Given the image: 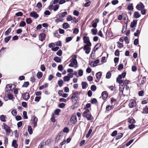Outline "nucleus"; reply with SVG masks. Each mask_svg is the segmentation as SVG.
<instances>
[{"mask_svg":"<svg viewBox=\"0 0 148 148\" xmlns=\"http://www.w3.org/2000/svg\"><path fill=\"white\" fill-rule=\"evenodd\" d=\"M26 21L27 24H30L32 22V21L30 18H27L26 20Z\"/></svg>","mask_w":148,"mask_h":148,"instance_id":"obj_37","label":"nucleus"},{"mask_svg":"<svg viewBox=\"0 0 148 148\" xmlns=\"http://www.w3.org/2000/svg\"><path fill=\"white\" fill-rule=\"evenodd\" d=\"M140 16V15L137 12H135L134 14V17L135 18H138Z\"/></svg>","mask_w":148,"mask_h":148,"instance_id":"obj_23","label":"nucleus"},{"mask_svg":"<svg viewBox=\"0 0 148 148\" xmlns=\"http://www.w3.org/2000/svg\"><path fill=\"white\" fill-rule=\"evenodd\" d=\"M123 136V134L122 133H119L116 136V139L118 140L121 138Z\"/></svg>","mask_w":148,"mask_h":148,"instance_id":"obj_27","label":"nucleus"},{"mask_svg":"<svg viewBox=\"0 0 148 148\" xmlns=\"http://www.w3.org/2000/svg\"><path fill=\"white\" fill-rule=\"evenodd\" d=\"M90 46L87 45H84L83 49L84 50H85V53L86 54H88L89 53L91 49V48L90 47Z\"/></svg>","mask_w":148,"mask_h":148,"instance_id":"obj_6","label":"nucleus"},{"mask_svg":"<svg viewBox=\"0 0 148 148\" xmlns=\"http://www.w3.org/2000/svg\"><path fill=\"white\" fill-rule=\"evenodd\" d=\"M8 98L9 100H12L14 98L13 95L11 94H8Z\"/></svg>","mask_w":148,"mask_h":148,"instance_id":"obj_57","label":"nucleus"},{"mask_svg":"<svg viewBox=\"0 0 148 148\" xmlns=\"http://www.w3.org/2000/svg\"><path fill=\"white\" fill-rule=\"evenodd\" d=\"M62 54V51L61 50H59L56 53V54L59 56H61Z\"/></svg>","mask_w":148,"mask_h":148,"instance_id":"obj_54","label":"nucleus"},{"mask_svg":"<svg viewBox=\"0 0 148 148\" xmlns=\"http://www.w3.org/2000/svg\"><path fill=\"white\" fill-rule=\"evenodd\" d=\"M79 31V29L77 28H75L73 29V33L76 34L78 33Z\"/></svg>","mask_w":148,"mask_h":148,"instance_id":"obj_55","label":"nucleus"},{"mask_svg":"<svg viewBox=\"0 0 148 148\" xmlns=\"http://www.w3.org/2000/svg\"><path fill=\"white\" fill-rule=\"evenodd\" d=\"M91 32L92 34L94 35H95L97 34V29H91Z\"/></svg>","mask_w":148,"mask_h":148,"instance_id":"obj_43","label":"nucleus"},{"mask_svg":"<svg viewBox=\"0 0 148 148\" xmlns=\"http://www.w3.org/2000/svg\"><path fill=\"white\" fill-rule=\"evenodd\" d=\"M12 87V84H7L5 87V92H7L10 93V91H11V89H10L9 90H7V89H8V88H11Z\"/></svg>","mask_w":148,"mask_h":148,"instance_id":"obj_19","label":"nucleus"},{"mask_svg":"<svg viewBox=\"0 0 148 148\" xmlns=\"http://www.w3.org/2000/svg\"><path fill=\"white\" fill-rule=\"evenodd\" d=\"M3 125H4V128L6 131L7 134L9 135L8 134L10 133L11 130L10 127L4 123H3Z\"/></svg>","mask_w":148,"mask_h":148,"instance_id":"obj_4","label":"nucleus"},{"mask_svg":"<svg viewBox=\"0 0 148 148\" xmlns=\"http://www.w3.org/2000/svg\"><path fill=\"white\" fill-rule=\"evenodd\" d=\"M67 13L66 12H63L60 13L58 14V16L59 18L62 19L65 16L67 15Z\"/></svg>","mask_w":148,"mask_h":148,"instance_id":"obj_16","label":"nucleus"},{"mask_svg":"<svg viewBox=\"0 0 148 148\" xmlns=\"http://www.w3.org/2000/svg\"><path fill=\"white\" fill-rule=\"evenodd\" d=\"M79 98H74L73 99H71L72 100L73 102L74 103V104H75L78 101H79Z\"/></svg>","mask_w":148,"mask_h":148,"instance_id":"obj_39","label":"nucleus"},{"mask_svg":"<svg viewBox=\"0 0 148 148\" xmlns=\"http://www.w3.org/2000/svg\"><path fill=\"white\" fill-rule=\"evenodd\" d=\"M91 89L93 91H95L96 90V86L94 85H92L90 87Z\"/></svg>","mask_w":148,"mask_h":148,"instance_id":"obj_62","label":"nucleus"},{"mask_svg":"<svg viewBox=\"0 0 148 148\" xmlns=\"http://www.w3.org/2000/svg\"><path fill=\"white\" fill-rule=\"evenodd\" d=\"M12 146L14 148H17L18 145L16 143V140H13L12 142Z\"/></svg>","mask_w":148,"mask_h":148,"instance_id":"obj_20","label":"nucleus"},{"mask_svg":"<svg viewBox=\"0 0 148 148\" xmlns=\"http://www.w3.org/2000/svg\"><path fill=\"white\" fill-rule=\"evenodd\" d=\"M63 21V19H62L61 18H57L55 20V22L57 23H58L60 22H62Z\"/></svg>","mask_w":148,"mask_h":148,"instance_id":"obj_52","label":"nucleus"},{"mask_svg":"<svg viewBox=\"0 0 148 148\" xmlns=\"http://www.w3.org/2000/svg\"><path fill=\"white\" fill-rule=\"evenodd\" d=\"M127 9L130 11L134 9L133 6V3H131L127 7Z\"/></svg>","mask_w":148,"mask_h":148,"instance_id":"obj_28","label":"nucleus"},{"mask_svg":"<svg viewBox=\"0 0 148 148\" xmlns=\"http://www.w3.org/2000/svg\"><path fill=\"white\" fill-rule=\"evenodd\" d=\"M140 30L139 29H138L136 30V32L134 33V35L135 36H138V35L140 34Z\"/></svg>","mask_w":148,"mask_h":148,"instance_id":"obj_50","label":"nucleus"},{"mask_svg":"<svg viewBox=\"0 0 148 148\" xmlns=\"http://www.w3.org/2000/svg\"><path fill=\"white\" fill-rule=\"evenodd\" d=\"M59 5H55L54 6V8H53V10L54 11H56L59 8Z\"/></svg>","mask_w":148,"mask_h":148,"instance_id":"obj_58","label":"nucleus"},{"mask_svg":"<svg viewBox=\"0 0 148 148\" xmlns=\"http://www.w3.org/2000/svg\"><path fill=\"white\" fill-rule=\"evenodd\" d=\"M30 16L31 17H33L34 18L37 19L39 16L38 14L34 11L31 12L30 14Z\"/></svg>","mask_w":148,"mask_h":148,"instance_id":"obj_12","label":"nucleus"},{"mask_svg":"<svg viewBox=\"0 0 148 148\" xmlns=\"http://www.w3.org/2000/svg\"><path fill=\"white\" fill-rule=\"evenodd\" d=\"M63 136V133L62 132L60 133V134H58L56 138L55 142L58 143L59 141L61 139Z\"/></svg>","mask_w":148,"mask_h":148,"instance_id":"obj_10","label":"nucleus"},{"mask_svg":"<svg viewBox=\"0 0 148 148\" xmlns=\"http://www.w3.org/2000/svg\"><path fill=\"white\" fill-rule=\"evenodd\" d=\"M38 121V118L35 116H33L32 117V119L30 121L31 122L34 124V127H35L37 125V122Z\"/></svg>","mask_w":148,"mask_h":148,"instance_id":"obj_3","label":"nucleus"},{"mask_svg":"<svg viewBox=\"0 0 148 148\" xmlns=\"http://www.w3.org/2000/svg\"><path fill=\"white\" fill-rule=\"evenodd\" d=\"M29 85V83L28 82H25L24 84L22 85V87L23 88H27Z\"/></svg>","mask_w":148,"mask_h":148,"instance_id":"obj_32","label":"nucleus"},{"mask_svg":"<svg viewBox=\"0 0 148 148\" xmlns=\"http://www.w3.org/2000/svg\"><path fill=\"white\" fill-rule=\"evenodd\" d=\"M136 101L133 100H131L129 104V106L130 108H132L136 106Z\"/></svg>","mask_w":148,"mask_h":148,"instance_id":"obj_13","label":"nucleus"},{"mask_svg":"<svg viewBox=\"0 0 148 148\" xmlns=\"http://www.w3.org/2000/svg\"><path fill=\"white\" fill-rule=\"evenodd\" d=\"M83 40L84 43L86 44V45H89L90 46H91L92 44L90 42L89 38L88 37L84 36Z\"/></svg>","mask_w":148,"mask_h":148,"instance_id":"obj_2","label":"nucleus"},{"mask_svg":"<svg viewBox=\"0 0 148 148\" xmlns=\"http://www.w3.org/2000/svg\"><path fill=\"white\" fill-rule=\"evenodd\" d=\"M11 36L5 37L4 38V40L5 43H8V41L10 40Z\"/></svg>","mask_w":148,"mask_h":148,"instance_id":"obj_31","label":"nucleus"},{"mask_svg":"<svg viewBox=\"0 0 148 148\" xmlns=\"http://www.w3.org/2000/svg\"><path fill=\"white\" fill-rule=\"evenodd\" d=\"M77 56L76 55H74L72 58L70 63L69 65V66L71 67H73L74 65H76L77 64V61L76 60Z\"/></svg>","mask_w":148,"mask_h":148,"instance_id":"obj_1","label":"nucleus"},{"mask_svg":"<svg viewBox=\"0 0 148 148\" xmlns=\"http://www.w3.org/2000/svg\"><path fill=\"white\" fill-rule=\"evenodd\" d=\"M82 88L83 89H85L87 87L88 84L85 82H82Z\"/></svg>","mask_w":148,"mask_h":148,"instance_id":"obj_26","label":"nucleus"},{"mask_svg":"<svg viewBox=\"0 0 148 148\" xmlns=\"http://www.w3.org/2000/svg\"><path fill=\"white\" fill-rule=\"evenodd\" d=\"M11 113L14 116H16L17 114L16 110V109L13 110L11 112Z\"/></svg>","mask_w":148,"mask_h":148,"instance_id":"obj_48","label":"nucleus"},{"mask_svg":"<svg viewBox=\"0 0 148 148\" xmlns=\"http://www.w3.org/2000/svg\"><path fill=\"white\" fill-rule=\"evenodd\" d=\"M63 79L64 81H68L70 79V77L68 76H65L63 77Z\"/></svg>","mask_w":148,"mask_h":148,"instance_id":"obj_40","label":"nucleus"},{"mask_svg":"<svg viewBox=\"0 0 148 148\" xmlns=\"http://www.w3.org/2000/svg\"><path fill=\"white\" fill-rule=\"evenodd\" d=\"M70 121L73 124H75L77 122V119L76 116H72L71 118Z\"/></svg>","mask_w":148,"mask_h":148,"instance_id":"obj_14","label":"nucleus"},{"mask_svg":"<svg viewBox=\"0 0 148 148\" xmlns=\"http://www.w3.org/2000/svg\"><path fill=\"white\" fill-rule=\"evenodd\" d=\"M112 3L113 5H115L119 3V1L118 0H114L112 1Z\"/></svg>","mask_w":148,"mask_h":148,"instance_id":"obj_60","label":"nucleus"},{"mask_svg":"<svg viewBox=\"0 0 148 148\" xmlns=\"http://www.w3.org/2000/svg\"><path fill=\"white\" fill-rule=\"evenodd\" d=\"M23 118L25 119H27L28 118L27 116V112L25 111H24L23 112Z\"/></svg>","mask_w":148,"mask_h":148,"instance_id":"obj_44","label":"nucleus"},{"mask_svg":"<svg viewBox=\"0 0 148 148\" xmlns=\"http://www.w3.org/2000/svg\"><path fill=\"white\" fill-rule=\"evenodd\" d=\"M108 93L106 91H104L102 92L101 96L102 97L103 100H105L107 98L108 96Z\"/></svg>","mask_w":148,"mask_h":148,"instance_id":"obj_17","label":"nucleus"},{"mask_svg":"<svg viewBox=\"0 0 148 148\" xmlns=\"http://www.w3.org/2000/svg\"><path fill=\"white\" fill-rule=\"evenodd\" d=\"M124 40L125 41L126 43L128 44L129 43V40L128 39V38L127 36H125L124 38Z\"/></svg>","mask_w":148,"mask_h":148,"instance_id":"obj_49","label":"nucleus"},{"mask_svg":"<svg viewBox=\"0 0 148 148\" xmlns=\"http://www.w3.org/2000/svg\"><path fill=\"white\" fill-rule=\"evenodd\" d=\"M6 117H5V116L3 115H1L0 116V120L2 122H5L6 121L5 119Z\"/></svg>","mask_w":148,"mask_h":148,"instance_id":"obj_30","label":"nucleus"},{"mask_svg":"<svg viewBox=\"0 0 148 148\" xmlns=\"http://www.w3.org/2000/svg\"><path fill=\"white\" fill-rule=\"evenodd\" d=\"M82 116L85 117L88 121H90L93 119V117L90 113L86 114L85 115L82 114Z\"/></svg>","mask_w":148,"mask_h":148,"instance_id":"obj_7","label":"nucleus"},{"mask_svg":"<svg viewBox=\"0 0 148 148\" xmlns=\"http://www.w3.org/2000/svg\"><path fill=\"white\" fill-rule=\"evenodd\" d=\"M58 84L60 87L62 86L63 84V82L62 79H60L58 81Z\"/></svg>","mask_w":148,"mask_h":148,"instance_id":"obj_38","label":"nucleus"},{"mask_svg":"<svg viewBox=\"0 0 148 148\" xmlns=\"http://www.w3.org/2000/svg\"><path fill=\"white\" fill-rule=\"evenodd\" d=\"M73 14L74 15L78 16L79 15V12L78 11L76 10H75L73 11Z\"/></svg>","mask_w":148,"mask_h":148,"instance_id":"obj_56","label":"nucleus"},{"mask_svg":"<svg viewBox=\"0 0 148 148\" xmlns=\"http://www.w3.org/2000/svg\"><path fill=\"white\" fill-rule=\"evenodd\" d=\"M92 127H90V129L89 130L88 133L86 134V138H88L90 136V134H91V133L92 131Z\"/></svg>","mask_w":148,"mask_h":148,"instance_id":"obj_24","label":"nucleus"},{"mask_svg":"<svg viewBox=\"0 0 148 148\" xmlns=\"http://www.w3.org/2000/svg\"><path fill=\"white\" fill-rule=\"evenodd\" d=\"M53 60L57 63H60L61 62V59L60 58L56 57L54 58Z\"/></svg>","mask_w":148,"mask_h":148,"instance_id":"obj_22","label":"nucleus"},{"mask_svg":"<svg viewBox=\"0 0 148 148\" xmlns=\"http://www.w3.org/2000/svg\"><path fill=\"white\" fill-rule=\"evenodd\" d=\"M99 60L97 59L95 60L94 62L92 61L90 63H89V65L92 67H94L97 66V64L99 63Z\"/></svg>","mask_w":148,"mask_h":148,"instance_id":"obj_8","label":"nucleus"},{"mask_svg":"<svg viewBox=\"0 0 148 148\" xmlns=\"http://www.w3.org/2000/svg\"><path fill=\"white\" fill-rule=\"evenodd\" d=\"M12 29L10 27L5 32V36L8 35L11 32Z\"/></svg>","mask_w":148,"mask_h":148,"instance_id":"obj_42","label":"nucleus"},{"mask_svg":"<svg viewBox=\"0 0 148 148\" xmlns=\"http://www.w3.org/2000/svg\"><path fill=\"white\" fill-rule=\"evenodd\" d=\"M46 37V34L44 33H40L39 36V40L43 41L45 40Z\"/></svg>","mask_w":148,"mask_h":148,"instance_id":"obj_9","label":"nucleus"},{"mask_svg":"<svg viewBox=\"0 0 148 148\" xmlns=\"http://www.w3.org/2000/svg\"><path fill=\"white\" fill-rule=\"evenodd\" d=\"M28 130L29 134L31 135L33 133L32 129L31 126H29L28 128Z\"/></svg>","mask_w":148,"mask_h":148,"instance_id":"obj_33","label":"nucleus"},{"mask_svg":"<svg viewBox=\"0 0 148 148\" xmlns=\"http://www.w3.org/2000/svg\"><path fill=\"white\" fill-rule=\"evenodd\" d=\"M123 68V65L122 64H120L119 65L118 68L119 70H121Z\"/></svg>","mask_w":148,"mask_h":148,"instance_id":"obj_63","label":"nucleus"},{"mask_svg":"<svg viewBox=\"0 0 148 148\" xmlns=\"http://www.w3.org/2000/svg\"><path fill=\"white\" fill-rule=\"evenodd\" d=\"M29 97L30 96L28 92H26L23 94V98L25 101H27Z\"/></svg>","mask_w":148,"mask_h":148,"instance_id":"obj_15","label":"nucleus"},{"mask_svg":"<svg viewBox=\"0 0 148 148\" xmlns=\"http://www.w3.org/2000/svg\"><path fill=\"white\" fill-rule=\"evenodd\" d=\"M48 86V84L47 83H46L44 85H42L41 86H40L39 88V89L40 90H42L45 88H47Z\"/></svg>","mask_w":148,"mask_h":148,"instance_id":"obj_29","label":"nucleus"},{"mask_svg":"<svg viewBox=\"0 0 148 148\" xmlns=\"http://www.w3.org/2000/svg\"><path fill=\"white\" fill-rule=\"evenodd\" d=\"M15 119L16 121H19L22 119V117L20 116L17 115L15 117Z\"/></svg>","mask_w":148,"mask_h":148,"instance_id":"obj_64","label":"nucleus"},{"mask_svg":"<svg viewBox=\"0 0 148 148\" xmlns=\"http://www.w3.org/2000/svg\"><path fill=\"white\" fill-rule=\"evenodd\" d=\"M46 145V142L45 141H42L40 143V145L38 146V148H42L44 147V146Z\"/></svg>","mask_w":148,"mask_h":148,"instance_id":"obj_21","label":"nucleus"},{"mask_svg":"<svg viewBox=\"0 0 148 148\" xmlns=\"http://www.w3.org/2000/svg\"><path fill=\"white\" fill-rule=\"evenodd\" d=\"M97 102V101L95 98L92 99H91V103L92 104H94L96 103Z\"/></svg>","mask_w":148,"mask_h":148,"instance_id":"obj_59","label":"nucleus"},{"mask_svg":"<svg viewBox=\"0 0 148 148\" xmlns=\"http://www.w3.org/2000/svg\"><path fill=\"white\" fill-rule=\"evenodd\" d=\"M42 72H38L37 74V76L38 78L39 79H40L42 76Z\"/></svg>","mask_w":148,"mask_h":148,"instance_id":"obj_35","label":"nucleus"},{"mask_svg":"<svg viewBox=\"0 0 148 148\" xmlns=\"http://www.w3.org/2000/svg\"><path fill=\"white\" fill-rule=\"evenodd\" d=\"M128 121L130 123L132 124L135 123V122L134 119H130V118L128 119Z\"/></svg>","mask_w":148,"mask_h":148,"instance_id":"obj_41","label":"nucleus"},{"mask_svg":"<svg viewBox=\"0 0 148 148\" xmlns=\"http://www.w3.org/2000/svg\"><path fill=\"white\" fill-rule=\"evenodd\" d=\"M60 110L59 109H56L54 112L55 114L56 115H58L60 112Z\"/></svg>","mask_w":148,"mask_h":148,"instance_id":"obj_45","label":"nucleus"},{"mask_svg":"<svg viewBox=\"0 0 148 148\" xmlns=\"http://www.w3.org/2000/svg\"><path fill=\"white\" fill-rule=\"evenodd\" d=\"M26 25V23L24 21H21L20 22L19 26L20 27H24Z\"/></svg>","mask_w":148,"mask_h":148,"instance_id":"obj_36","label":"nucleus"},{"mask_svg":"<svg viewBox=\"0 0 148 148\" xmlns=\"http://www.w3.org/2000/svg\"><path fill=\"white\" fill-rule=\"evenodd\" d=\"M144 8V4L142 3H140V4H137L136 6V8L138 10H141L143 9Z\"/></svg>","mask_w":148,"mask_h":148,"instance_id":"obj_11","label":"nucleus"},{"mask_svg":"<svg viewBox=\"0 0 148 148\" xmlns=\"http://www.w3.org/2000/svg\"><path fill=\"white\" fill-rule=\"evenodd\" d=\"M73 19V18L70 15H69L67 16V17L66 18V20L68 21H70L72 20Z\"/></svg>","mask_w":148,"mask_h":148,"instance_id":"obj_47","label":"nucleus"},{"mask_svg":"<svg viewBox=\"0 0 148 148\" xmlns=\"http://www.w3.org/2000/svg\"><path fill=\"white\" fill-rule=\"evenodd\" d=\"M72 38L71 37H69L66 38L65 41L66 42H68L72 40Z\"/></svg>","mask_w":148,"mask_h":148,"instance_id":"obj_51","label":"nucleus"},{"mask_svg":"<svg viewBox=\"0 0 148 148\" xmlns=\"http://www.w3.org/2000/svg\"><path fill=\"white\" fill-rule=\"evenodd\" d=\"M111 76V74L110 72H108L106 74V78L107 79H109Z\"/></svg>","mask_w":148,"mask_h":148,"instance_id":"obj_46","label":"nucleus"},{"mask_svg":"<svg viewBox=\"0 0 148 148\" xmlns=\"http://www.w3.org/2000/svg\"><path fill=\"white\" fill-rule=\"evenodd\" d=\"M101 72H99L96 73V76L97 79L99 80L101 77Z\"/></svg>","mask_w":148,"mask_h":148,"instance_id":"obj_25","label":"nucleus"},{"mask_svg":"<svg viewBox=\"0 0 148 148\" xmlns=\"http://www.w3.org/2000/svg\"><path fill=\"white\" fill-rule=\"evenodd\" d=\"M69 24L67 23H65L62 25V27L64 29H66L69 27Z\"/></svg>","mask_w":148,"mask_h":148,"instance_id":"obj_34","label":"nucleus"},{"mask_svg":"<svg viewBox=\"0 0 148 148\" xmlns=\"http://www.w3.org/2000/svg\"><path fill=\"white\" fill-rule=\"evenodd\" d=\"M137 20H134L131 23L130 26L131 28H134L136 27L137 24Z\"/></svg>","mask_w":148,"mask_h":148,"instance_id":"obj_18","label":"nucleus"},{"mask_svg":"<svg viewBox=\"0 0 148 148\" xmlns=\"http://www.w3.org/2000/svg\"><path fill=\"white\" fill-rule=\"evenodd\" d=\"M80 92H78L77 91L73 92L72 94V96L71 97V99H72L74 98H79L78 96L80 94Z\"/></svg>","mask_w":148,"mask_h":148,"instance_id":"obj_5","label":"nucleus"},{"mask_svg":"<svg viewBox=\"0 0 148 148\" xmlns=\"http://www.w3.org/2000/svg\"><path fill=\"white\" fill-rule=\"evenodd\" d=\"M78 74L79 76L81 77L83 75V71L82 69H80L78 70Z\"/></svg>","mask_w":148,"mask_h":148,"instance_id":"obj_53","label":"nucleus"},{"mask_svg":"<svg viewBox=\"0 0 148 148\" xmlns=\"http://www.w3.org/2000/svg\"><path fill=\"white\" fill-rule=\"evenodd\" d=\"M117 134V131L115 130L111 134V136L113 137L116 136Z\"/></svg>","mask_w":148,"mask_h":148,"instance_id":"obj_61","label":"nucleus"}]
</instances>
